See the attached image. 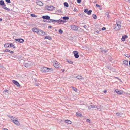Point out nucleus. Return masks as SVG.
I'll use <instances>...</instances> for the list:
<instances>
[{"mask_svg":"<svg viewBox=\"0 0 130 130\" xmlns=\"http://www.w3.org/2000/svg\"><path fill=\"white\" fill-rule=\"evenodd\" d=\"M8 117L13 121L15 124L18 126L20 125V123L18 121L17 118L11 116H9Z\"/></svg>","mask_w":130,"mask_h":130,"instance_id":"f257e3e1","label":"nucleus"},{"mask_svg":"<svg viewBox=\"0 0 130 130\" xmlns=\"http://www.w3.org/2000/svg\"><path fill=\"white\" fill-rule=\"evenodd\" d=\"M41 70L42 72H50L53 71V69L51 68H48L47 67H44L42 68Z\"/></svg>","mask_w":130,"mask_h":130,"instance_id":"f03ea898","label":"nucleus"},{"mask_svg":"<svg viewBox=\"0 0 130 130\" xmlns=\"http://www.w3.org/2000/svg\"><path fill=\"white\" fill-rule=\"evenodd\" d=\"M121 22L120 21H118L116 22V26L114 28V29L116 30H119L121 29Z\"/></svg>","mask_w":130,"mask_h":130,"instance_id":"7ed1b4c3","label":"nucleus"},{"mask_svg":"<svg viewBox=\"0 0 130 130\" xmlns=\"http://www.w3.org/2000/svg\"><path fill=\"white\" fill-rule=\"evenodd\" d=\"M49 10L52 11L55 10V8L52 6H47L46 8Z\"/></svg>","mask_w":130,"mask_h":130,"instance_id":"20e7f679","label":"nucleus"},{"mask_svg":"<svg viewBox=\"0 0 130 130\" xmlns=\"http://www.w3.org/2000/svg\"><path fill=\"white\" fill-rule=\"evenodd\" d=\"M53 63L54 66L56 68H58L59 67V65L56 61H54L53 62Z\"/></svg>","mask_w":130,"mask_h":130,"instance_id":"39448f33","label":"nucleus"},{"mask_svg":"<svg viewBox=\"0 0 130 130\" xmlns=\"http://www.w3.org/2000/svg\"><path fill=\"white\" fill-rule=\"evenodd\" d=\"M71 28L73 30L77 31L78 29V27L76 26L73 25L71 26Z\"/></svg>","mask_w":130,"mask_h":130,"instance_id":"423d86ee","label":"nucleus"},{"mask_svg":"<svg viewBox=\"0 0 130 130\" xmlns=\"http://www.w3.org/2000/svg\"><path fill=\"white\" fill-rule=\"evenodd\" d=\"M73 53L74 54V56L76 58H77L79 57V55L78 54V52L76 51H74Z\"/></svg>","mask_w":130,"mask_h":130,"instance_id":"0eeeda50","label":"nucleus"},{"mask_svg":"<svg viewBox=\"0 0 130 130\" xmlns=\"http://www.w3.org/2000/svg\"><path fill=\"white\" fill-rule=\"evenodd\" d=\"M57 22L58 23H63L65 21L63 20H61L60 19L59 20H54V22Z\"/></svg>","mask_w":130,"mask_h":130,"instance_id":"6e6552de","label":"nucleus"},{"mask_svg":"<svg viewBox=\"0 0 130 130\" xmlns=\"http://www.w3.org/2000/svg\"><path fill=\"white\" fill-rule=\"evenodd\" d=\"M97 107H98V106L96 105H91L88 107V109L89 110H90L91 109L97 108Z\"/></svg>","mask_w":130,"mask_h":130,"instance_id":"1a4fd4ad","label":"nucleus"},{"mask_svg":"<svg viewBox=\"0 0 130 130\" xmlns=\"http://www.w3.org/2000/svg\"><path fill=\"white\" fill-rule=\"evenodd\" d=\"M38 34L40 35L44 36L45 35V33L42 30L40 29Z\"/></svg>","mask_w":130,"mask_h":130,"instance_id":"9d476101","label":"nucleus"},{"mask_svg":"<svg viewBox=\"0 0 130 130\" xmlns=\"http://www.w3.org/2000/svg\"><path fill=\"white\" fill-rule=\"evenodd\" d=\"M13 83L17 87H19L20 85L19 83L17 81H15V80H13L12 81Z\"/></svg>","mask_w":130,"mask_h":130,"instance_id":"9b49d317","label":"nucleus"},{"mask_svg":"<svg viewBox=\"0 0 130 130\" xmlns=\"http://www.w3.org/2000/svg\"><path fill=\"white\" fill-rule=\"evenodd\" d=\"M15 40L16 41L21 43L23 42L24 41V39L21 38L16 39Z\"/></svg>","mask_w":130,"mask_h":130,"instance_id":"f8f14e48","label":"nucleus"},{"mask_svg":"<svg viewBox=\"0 0 130 130\" xmlns=\"http://www.w3.org/2000/svg\"><path fill=\"white\" fill-rule=\"evenodd\" d=\"M115 91L117 93L119 94H122L123 92V91L120 90H118V89H116Z\"/></svg>","mask_w":130,"mask_h":130,"instance_id":"ddd939ff","label":"nucleus"},{"mask_svg":"<svg viewBox=\"0 0 130 130\" xmlns=\"http://www.w3.org/2000/svg\"><path fill=\"white\" fill-rule=\"evenodd\" d=\"M42 18L43 19L48 20L50 18V17L48 15L43 16L42 17Z\"/></svg>","mask_w":130,"mask_h":130,"instance_id":"4468645a","label":"nucleus"},{"mask_svg":"<svg viewBox=\"0 0 130 130\" xmlns=\"http://www.w3.org/2000/svg\"><path fill=\"white\" fill-rule=\"evenodd\" d=\"M37 5L39 6H42L43 5V3L41 1L39 0L37 2Z\"/></svg>","mask_w":130,"mask_h":130,"instance_id":"2eb2a0df","label":"nucleus"},{"mask_svg":"<svg viewBox=\"0 0 130 130\" xmlns=\"http://www.w3.org/2000/svg\"><path fill=\"white\" fill-rule=\"evenodd\" d=\"M128 37V36L127 35H124V36H122V38H121V40L123 41H125V39L127 38Z\"/></svg>","mask_w":130,"mask_h":130,"instance_id":"dca6fc26","label":"nucleus"},{"mask_svg":"<svg viewBox=\"0 0 130 130\" xmlns=\"http://www.w3.org/2000/svg\"><path fill=\"white\" fill-rule=\"evenodd\" d=\"M3 6L2 7V8L3 9H5L7 11H10V10H10L8 8H7L6 7V5L5 4V5L4 4Z\"/></svg>","mask_w":130,"mask_h":130,"instance_id":"f3484780","label":"nucleus"},{"mask_svg":"<svg viewBox=\"0 0 130 130\" xmlns=\"http://www.w3.org/2000/svg\"><path fill=\"white\" fill-rule=\"evenodd\" d=\"M24 64L25 67L27 68L30 66V64L28 63H24Z\"/></svg>","mask_w":130,"mask_h":130,"instance_id":"a211bd4d","label":"nucleus"},{"mask_svg":"<svg viewBox=\"0 0 130 130\" xmlns=\"http://www.w3.org/2000/svg\"><path fill=\"white\" fill-rule=\"evenodd\" d=\"M76 78L80 80V79H84L83 77L82 76H81L78 75L77 76Z\"/></svg>","mask_w":130,"mask_h":130,"instance_id":"6ab92c4d","label":"nucleus"},{"mask_svg":"<svg viewBox=\"0 0 130 130\" xmlns=\"http://www.w3.org/2000/svg\"><path fill=\"white\" fill-rule=\"evenodd\" d=\"M65 122L67 124H71V121L70 120H65Z\"/></svg>","mask_w":130,"mask_h":130,"instance_id":"aec40b11","label":"nucleus"},{"mask_svg":"<svg viewBox=\"0 0 130 130\" xmlns=\"http://www.w3.org/2000/svg\"><path fill=\"white\" fill-rule=\"evenodd\" d=\"M123 63L125 65L127 66L128 65V61L127 60H124L123 61Z\"/></svg>","mask_w":130,"mask_h":130,"instance_id":"412c9836","label":"nucleus"},{"mask_svg":"<svg viewBox=\"0 0 130 130\" xmlns=\"http://www.w3.org/2000/svg\"><path fill=\"white\" fill-rule=\"evenodd\" d=\"M4 47L6 48L9 47V43H6L4 44Z\"/></svg>","mask_w":130,"mask_h":130,"instance_id":"4be33fe9","label":"nucleus"},{"mask_svg":"<svg viewBox=\"0 0 130 130\" xmlns=\"http://www.w3.org/2000/svg\"><path fill=\"white\" fill-rule=\"evenodd\" d=\"M63 19L64 20H68L69 19V18L67 16H64L63 17Z\"/></svg>","mask_w":130,"mask_h":130,"instance_id":"5701e85b","label":"nucleus"},{"mask_svg":"<svg viewBox=\"0 0 130 130\" xmlns=\"http://www.w3.org/2000/svg\"><path fill=\"white\" fill-rule=\"evenodd\" d=\"M101 51L103 53H106V52H107V50H105V49H103V48H101Z\"/></svg>","mask_w":130,"mask_h":130,"instance_id":"b1692460","label":"nucleus"},{"mask_svg":"<svg viewBox=\"0 0 130 130\" xmlns=\"http://www.w3.org/2000/svg\"><path fill=\"white\" fill-rule=\"evenodd\" d=\"M5 5L4 2L3 0L0 1V5L1 6L3 5Z\"/></svg>","mask_w":130,"mask_h":130,"instance_id":"393cba45","label":"nucleus"},{"mask_svg":"<svg viewBox=\"0 0 130 130\" xmlns=\"http://www.w3.org/2000/svg\"><path fill=\"white\" fill-rule=\"evenodd\" d=\"M44 38L45 39H49V40H51L52 38L51 37H50V36H46Z\"/></svg>","mask_w":130,"mask_h":130,"instance_id":"a878e982","label":"nucleus"},{"mask_svg":"<svg viewBox=\"0 0 130 130\" xmlns=\"http://www.w3.org/2000/svg\"><path fill=\"white\" fill-rule=\"evenodd\" d=\"M10 47H11L15 48L13 44L12 43H10L9 44Z\"/></svg>","mask_w":130,"mask_h":130,"instance_id":"bb28decb","label":"nucleus"},{"mask_svg":"<svg viewBox=\"0 0 130 130\" xmlns=\"http://www.w3.org/2000/svg\"><path fill=\"white\" fill-rule=\"evenodd\" d=\"M71 87L72 88L73 90L74 91H75L76 92H77V89L76 88L74 87H73V86H72Z\"/></svg>","mask_w":130,"mask_h":130,"instance_id":"cd10ccee","label":"nucleus"},{"mask_svg":"<svg viewBox=\"0 0 130 130\" xmlns=\"http://www.w3.org/2000/svg\"><path fill=\"white\" fill-rule=\"evenodd\" d=\"M38 29H37L35 28H34L32 29V31L34 32H36Z\"/></svg>","mask_w":130,"mask_h":130,"instance_id":"c85d7f7f","label":"nucleus"},{"mask_svg":"<svg viewBox=\"0 0 130 130\" xmlns=\"http://www.w3.org/2000/svg\"><path fill=\"white\" fill-rule=\"evenodd\" d=\"M64 6L66 7H68L69 6L68 4L66 2H65L64 3Z\"/></svg>","mask_w":130,"mask_h":130,"instance_id":"c756f323","label":"nucleus"},{"mask_svg":"<svg viewBox=\"0 0 130 130\" xmlns=\"http://www.w3.org/2000/svg\"><path fill=\"white\" fill-rule=\"evenodd\" d=\"M3 93L5 94H6L8 93V91L7 90H4L3 91Z\"/></svg>","mask_w":130,"mask_h":130,"instance_id":"7c9ffc66","label":"nucleus"},{"mask_svg":"<svg viewBox=\"0 0 130 130\" xmlns=\"http://www.w3.org/2000/svg\"><path fill=\"white\" fill-rule=\"evenodd\" d=\"M92 12V11L91 10H90L89 11H88L87 14L88 15H90L91 14V13Z\"/></svg>","mask_w":130,"mask_h":130,"instance_id":"2f4dec72","label":"nucleus"},{"mask_svg":"<svg viewBox=\"0 0 130 130\" xmlns=\"http://www.w3.org/2000/svg\"><path fill=\"white\" fill-rule=\"evenodd\" d=\"M54 20L52 19H49V20H48V22H54Z\"/></svg>","mask_w":130,"mask_h":130,"instance_id":"473e14b6","label":"nucleus"},{"mask_svg":"<svg viewBox=\"0 0 130 130\" xmlns=\"http://www.w3.org/2000/svg\"><path fill=\"white\" fill-rule=\"evenodd\" d=\"M67 62L69 63L70 64H73V62L72 61L70 60H67Z\"/></svg>","mask_w":130,"mask_h":130,"instance_id":"72a5a7b5","label":"nucleus"},{"mask_svg":"<svg viewBox=\"0 0 130 130\" xmlns=\"http://www.w3.org/2000/svg\"><path fill=\"white\" fill-rule=\"evenodd\" d=\"M105 17L108 18L109 17L108 13L106 12L105 14Z\"/></svg>","mask_w":130,"mask_h":130,"instance_id":"f704fd0d","label":"nucleus"},{"mask_svg":"<svg viewBox=\"0 0 130 130\" xmlns=\"http://www.w3.org/2000/svg\"><path fill=\"white\" fill-rule=\"evenodd\" d=\"M92 17L93 18L95 19H96L97 18L96 15L94 14H93L92 15Z\"/></svg>","mask_w":130,"mask_h":130,"instance_id":"c9c22d12","label":"nucleus"},{"mask_svg":"<svg viewBox=\"0 0 130 130\" xmlns=\"http://www.w3.org/2000/svg\"><path fill=\"white\" fill-rule=\"evenodd\" d=\"M101 107H102L101 106H99L98 107H98L97 108L98 110L101 111Z\"/></svg>","mask_w":130,"mask_h":130,"instance_id":"e433bc0d","label":"nucleus"},{"mask_svg":"<svg viewBox=\"0 0 130 130\" xmlns=\"http://www.w3.org/2000/svg\"><path fill=\"white\" fill-rule=\"evenodd\" d=\"M59 32L60 34H62L63 32V31L62 29H59L58 31Z\"/></svg>","mask_w":130,"mask_h":130,"instance_id":"4c0bfd02","label":"nucleus"},{"mask_svg":"<svg viewBox=\"0 0 130 130\" xmlns=\"http://www.w3.org/2000/svg\"><path fill=\"white\" fill-rule=\"evenodd\" d=\"M4 51L5 52H10V50L9 49H6Z\"/></svg>","mask_w":130,"mask_h":130,"instance_id":"58836bf2","label":"nucleus"},{"mask_svg":"<svg viewBox=\"0 0 130 130\" xmlns=\"http://www.w3.org/2000/svg\"><path fill=\"white\" fill-rule=\"evenodd\" d=\"M88 9H87V8L85 9H84V12L85 13H87V12H88Z\"/></svg>","mask_w":130,"mask_h":130,"instance_id":"ea45409f","label":"nucleus"},{"mask_svg":"<svg viewBox=\"0 0 130 130\" xmlns=\"http://www.w3.org/2000/svg\"><path fill=\"white\" fill-rule=\"evenodd\" d=\"M31 16L33 17H37V15L34 14H31L30 15Z\"/></svg>","mask_w":130,"mask_h":130,"instance_id":"a19ab883","label":"nucleus"},{"mask_svg":"<svg viewBox=\"0 0 130 130\" xmlns=\"http://www.w3.org/2000/svg\"><path fill=\"white\" fill-rule=\"evenodd\" d=\"M5 1L7 3H11V1L10 0H5Z\"/></svg>","mask_w":130,"mask_h":130,"instance_id":"79ce46f5","label":"nucleus"},{"mask_svg":"<svg viewBox=\"0 0 130 130\" xmlns=\"http://www.w3.org/2000/svg\"><path fill=\"white\" fill-rule=\"evenodd\" d=\"M116 114L117 116H120L121 115V113L119 112H117L116 113Z\"/></svg>","mask_w":130,"mask_h":130,"instance_id":"37998d69","label":"nucleus"},{"mask_svg":"<svg viewBox=\"0 0 130 130\" xmlns=\"http://www.w3.org/2000/svg\"><path fill=\"white\" fill-rule=\"evenodd\" d=\"M86 121L87 122H88V123H90V120L88 119H87L86 120Z\"/></svg>","mask_w":130,"mask_h":130,"instance_id":"c03bdc74","label":"nucleus"},{"mask_svg":"<svg viewBox=\"0 0 130 130\" xmlns=\"http://www.w3.org/2000/svg\"><path fill=\"white\" fill-rule=\"evenodd\" d=\"M77 2L78 3H80L81 2V0H77Z\"/></svg>","mask_w":130,"mask_h":130,"instance_id":"a18cd8bd","label":"nucleus"},{"mask_svg":"<svg viewBox=\"0 0 130 130\" xmlns=\"http://www.w3.org/2000/svg\"><path fill=\"white\" fill-rule=\"evenodd\" d=\"M39 30H40V29H38L37 30L36 32H35L36 33L38 34H39Z\"/></svg>","mask_w":130,"mask_h":130,"instance_id":"49530a36","label":"nucleus"},{"mask_svg":"<svg viewBox=\"0 0 130 130\" xmlns=\"http://www.w3.org/2000/svg\"><path fill=\"white\" fill-rule=\"evenodd\" d=\"M77 9L76 8H75L74 9V10L73 11L74 12H77Z\"/></svg>","mask_w":130,"mask_h":130,"instance_id":"de8ad7c7","label":"nucleus"},{"mask_svg":"<svg viewBox=\"0 0 130 130\" xmlns=\"http://www.w3.org/2000/svg\"><path fill=\"white\" fill-rule=\"evenodd\" d=\"M106 29V28L105 27H103L102 28V30H104Z\"/></svg>","mask_w":130,"mask_h":130,"instance_id":"09e8293b","label":"nucleus"},{"mask_svg":"<svg viewBox=\"0 0 130 130\" xmlns=\"http://www.w3.org/2000/svg\"><path fill=\"white\" fill-rule=\"evenodd\" d=\"M87 26L86 25H84L83 26V27L85 29H86L87 28Z\"/></svg>","mask_w":130,"mask_h":130,"instance_id":"8fccbe9b","label":"nucleus"},{"mask_svg":"<svg viewBox=\"0 0 130 130\" xmlns=\"http://www.w3.org/2000/svg\"><path fill=\"white\" fill-rule=\"evenodd\" d=\"M35 85L37 86H38L39 84L38 83H35Z\"/></svg>","mask_w":130,"mask_h":130,"instance_id":"3c124183","label":"nucleus"},{"mask_svg":"<svg viewBox=\"0 0 130 130\" xmlns=\"http://www.w3.org/2000/svg\"><path fill=\"white\" fill-rule=\"evenodd\" d=\"M43 21L44 22H48V20L47 21L46 20H43Z\"/></svg>","mask_w":130,"mask_h":130,"instance_id":"603ef678","label":"nucleus"},{"mask_svg":"<svg viewBox=\"0 0 130 130\" xmlns=\"http://www.w3.org/2000/svg\"><path fill=\"white\" fill-rule=\"evenodd\" d=\"M57 11L58 12L60 13L61 12V10H57Z\"/></svg>","mask_w":130,"mask_h":130,"instance_id":"864d4df0","label":"nucleus"},{"mask_svg":"<svg viewBox=\"0 0 130 130\" xmlns=\"http://www.w3.org/2000/svg\"><path fill=\"white\" fill-rule=\"evenodd\" d=\"M96 6L97 7H99L100 6L98 4H96Z\"/></svg>","mask_w":130,"mask_h":130,"instance_id":"5fc2aeb1","label":"nucleus"},{"mask_svg":"<svg viewBox=\"0 0 130 130\" xmlns=\"http://www.w3.org/2000/svg\"><path fill=\"white\" fill-rule=\"evenodd\" d=\"M11 53V54H13L14 53V51H10V52Z\"/></svg>","mask_w":130,"mask_h":130,"instance_id":"6e6d98bb","label":"nucleus"},{"mask_svg":"<svg viewBox=\"0 0 130 130\" xmlns=\"http://www.w3.org/2000/svg\"><path fill=\"white\" fill-rule=\"evenodd\" d=\"M76 115L77 116L78 115L79 116H80L81 115V114L79 113L78 114H78H77V113H76Z\"/></svg>","mask_w":130,"mask_h":130,"instance_id":"4d7b16f0","label":"nucleus"},{"mask_svg":"<svg viewBox=\"0 0 130 130\" xmlns=\"http://www.w3.org/2000/svg\"><path fill=\"white\" fill-rule=\"evenodd\" d=\"M115 78H116L117 79H119L120 80H121V79H119V78H118V77H115Z\"/></svg>","mask_w":130,"mask_h":130,"instance_id":"13d9d810","label":"nucleus"},{"mask_svg":"<svg viewBox=\"0 0 130 130\" xmlns=\"http://www.w3.org/2000/svg\"><path fill=\"white\" fill-rule=\"evenodd\" d=\"M62 72H64L65 71V70L64 69H62Z\"/></svg>","mask_w":130,"mask_h":130,"instance_id":"bf43d9fd","label":"nucleus"},{"mask_svg":"<svg viewBox=\"0 0 130 130\" xmlns=\"http://www.w3.org/2000/svg\"><path fill=\"white\" fill-rule=\"evenodd\" d=\"M106 92H107V91L106 90H104V93H106Z\"/></svg>","mask_w":130,"mask_h":130,"instance_id":"052dcab7","label":"nucleus"},{"mask_svg":"<svg viewBox=\"0 0 130 130\" xmlns=\"http://www.w3.org/2000/svg\"><path fill=\"white\" fill-rule=\"evenodd\" d=\"M52 27V26H48V28H51Z\"/></svg>","mask_w":130,"mask_h":130,"instance_id":"680f3d73","label":"nucleus"},{"mask_svg":"<svg viewBox=\"0 0 130 130\" xmlns=\"http://www.w3.org/2000/svg\"><path fill=\"white\" fill-rule=\"evenodd\" d=\"M108 68L109 70H111V68L110 67H108Z\"/></svg>","mask_w":130,"mask_h":130,"instance_id":"e2e57ef3","label":"nucleus"},{"mask_svg":"<svg viewBox=\"0 0 130 130\" xmlns=\"http://www.w3.org/2000/svg\"><path fill=\"white\" fill-rule=\"evenodd\" d=\"M2 18H0V21H2Z\"/></svg>","mask_w":130,"mask_h":130,"instance_id":"0e129e2a","label":"nucleus"},{"mask_svg":"<svg viewBox=\"0 0 130 130\" xmlns=\"http://www.w3.org/2000/svg\"><path fill=\"white\" fill-rule=\"evenodd\" d=\"M4 130H8V129L6 128H4Z\"/></svg>","mask_w":130,"mask_h":130,"instance_id":"69168bd1","label":"nucleus"},{"mask_svg":"<svg viewBox=\"0 0 130 130\" xmlns=\"http://www.w3.org/2000/svg\"><path fill=\"white\" fill-rule=\"evenodd\" d=\"M99 31L98 30H97L96 31V32H97V33H99Z\"/></svg>","mask_w":130,"mask_h":130,"instance_id":"338daca9","label":"nucleus"},{"mask_svg":"<svg viewBox=\"0 0 130 130\" xmlns=\"http://www.w3.org/2000/svg\"><path fill=\"white\" fill-rule=\"evenodd\" d=\"M129 55V56H126V55H125V56H126V57H130V55Z\"/></svg>","mask_w":130,"mask_h":130,"instance_id":"774afa93","label":"nucleus"}]
</instances>
